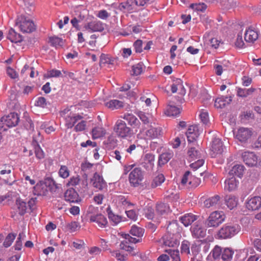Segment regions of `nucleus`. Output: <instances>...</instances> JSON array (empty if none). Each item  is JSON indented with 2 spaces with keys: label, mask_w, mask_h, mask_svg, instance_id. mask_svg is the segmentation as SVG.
Returning a JSON list of instances; mask_svg holds the SVG:
<instances>
[{
  "label": "nucleus",
  "mask_w": 261,
  "mask_h": 261,
  "mask_svg": "<svg viewBox=\"0 0 261 261\" xmlns=\"http://www.w3.org/2000/svg\"><path fill=\"white\" fill-rule=\"evenodd\" d=\"M105 134V129L101 126H96L92 130V138L94 139L102 137Z\"/></svg>",
  "instance_id": "38"
},
{
  "label": "nucleus",
  "mask_w": 261,
  "mask_h": 261,
  "mask_svg": "<svg viewBox=\"0 0 261 261\" xmlns=\"http://www.w3.org/2000/svg\"><path fill=\"white\" fill-rule=\"evenodd\" d=\"M64 198L66 201L70 203H77L81 198L77 192L74 189H69L64 193Z\"/></svg>",
  "instance_id": "17"
},
{
  "label": "nucleus",
  "mask_w": 261,
  "mask_h": 261,
  "mask_svg": "<svg viewBox=\"0 0 261 261\" xmlns=\"http://www.w3.org/2000/svg\"><path fill=\"white\" fill-rule=\"evenodd\" d=\"M130 233L134 236L137 237L138 239L130 237L129 234L126 235L125 239L128 240L130 243L136 244L138 242H140L142 241L141 237L144 233L143 229L136 226H133L130 230Z\"/></svg>",
  "instance_id": "12"
},
{
  "label": "nucleus",
  "mask_w": 261,
  "mask_h": 261,
  "mask_svg": "<svg viewBox=\"0 0 261 261\" xmlns=\"http://www.w3.org/2000/svg\"><path fill=\"white\" fill-rule=\"evenodd\" d=\"M48 193L47 186L44 182L40 181L33 188V193L37 196H45Z\"/></svg>",
  "instance_id": "20"
},
{
  "label": "nucleus",
  "mask_w": 261,
  "mask_h": 261,
  "mask_svg": "<svg viewBox=\"0 0 261 261\" xmlns=\"http://www.w3.org/2000/svg\"><path fill=\"white\" fill-rule=\"evenodd\" d=\"M105 24L100 21L95 20L88 23L85 28L92 32H102L105 29Z\"/></svg>",
  "instance_id": "22"
},
{
  "label": "nucleus",
  "mask_w": 261,
  "mask_h": 261,
  "mask_svg": "<svg viewBox=\"0 0 261 261\" xmlns=\"http://www.w3.org/2000/svg\"><path fill=\"white\" fill-rule=\"evenodd\" d=\"M25 238V233L23 232L19 233L17 241L14 246L15 249L16 250H20L22 246V240Z\"/></svg>",
  "instance_id": "52"
},
{
  "label": "nucleus",
  "mask_w": 261,
  "mask_h": 261,
  "mask_svg": "<svg viewBox=\"0 0 261 261\" xmlns=\"http://www.w3.org/2000/svg\"><path fill=\"white\" fill-rule=\"evenodd\" d=\"M62 73L60 70L57 69L51 70L47 72V77H57L61 76Z\"/></svg>",
  "instance_id": "63"
},
{
  "label": "nucleus",
  "mask_w": 261,
  "mask_h": 261,
  "mask_svg": "<svg viewBox=\"0 0 261 261\" xmlns=\"http://www.w3.org/2000/svg\"><path fill=\"white\" fill-rule=\"evenodd\" d=\"M252 135L251 129L246 127H241L236 133V138L241 142H246Z\"/></svg>",
  "instance_id": "13"
},
{
  "label": "nucleus",
  "mask_w": 261,
  "mask_h": 261,
  "mask_svg": "<svg viewBox=\"0 0 261 261\" xmlns=\"http://www.w3.org/2000/svg\"><path fill=\"white\" fill-rule=\"evenodd\" d=\"M114 130L119 137L122 138L130 137L132 132L130 127L127 126L125 121L121 119L116 121L114 126Z\"/></svg>",
  "instance_id": "5"
},
{
  "label": "nucleus",
  "mask_w": 261,
  "mask_h": 261,
  "mask_svg": "<svg viewBox=\"0 0 261 261\" xmlns=\"http://www.w3.org/2000/svg\"><path fill=\"white\" fill-rule=\"evenodd\" d=\"M113 7L115 8L114 11L116 14H121V12L122 14H126L127 13L132 12L133 11L132 2L128 1L121 3L118 6H114Z\"/></svg>",
  "instance_id": "14"
},
{
  "label": "nucleus",
  "mask_w": 261,
  "mask_h": 261,
  "mask_svg": "<svg viewBox=\"0 0 261 261\" xmlns=\"http://www.w3.org/2000/svg\"><path fill=\"white\" fill-rule=\"evenodd\" d=\"M107 212L109 220L114 223V225H117L122 221V217L118 215H115L110 207L109 206L107 208Z\"/></svg>",
  "instance_id": "34"
},
{
  "label": "nucleus",
  "mask_w": 261,
  "mask_h": 261,
  "mask_svg": "<svg viewBox=\"0 0 261 261\" xmlns=\"http://www.w3.org/2000/svg\"><path fill=\"white\" fill-rule=\"evenodd\" d=\"M222 248L217 245L211 251L210 255L212 256L214 259H217L220 258L221 255H222Z\"/></svg>",
  "instance_id": "50"
},
{
  "label": "nucleus",
  "mask_w": 261,
  "mask_h": 261,
  "mask_svg": "<svg viewBox=\"0 0 261 261\" xmlns=\"http://www.w3.org/2000/svg\"><path fill=\"white\" fill-rule=\"evenodd\" d=\"M125 213L128 218L130 219L136 221L138 218V214L137 212L134 210H125Z\"/></svg>",
  "instance_id": "59"
},
{
  "label": "nucleus",
  "mask_w": 261,
  "mask_h": 261,
  "mask_svg": "<svg viewBox=\"0 0 261 261\" xmlns=\"http://www.w3.org/2000/svg\"><path fill=\"white\" fill-rule=\"evenodd\" d=\"M200 181V178L191 174L188 182V188H196L199 185Z\"/></svg>",
  "instance_id": "47"
},
{
  "label": "nucleus",
  "mask_w": 261,
  "mask_h": 261,
  "mask_svg": "<svg viewBox=\"0 0 261 261\" xmlns=\"http://www.w3.org/2000/svg\"><path fill=\"white\" fill-rule=\"evenodd\" d=\"M203 245H205L204 247H209L208 245L205 243H200V242H198V243H194L192 244L191 247V249L193 255L196 256L197 254H198L200 251L201 246Z\"/></svg>",
  "instance_id": "46"
},
{
  "label": "nucleus",
  "mask_w": 261,
  "mask_h": 261,
  "mask_svg": "<svg viewBox=\"0 0 261 261\" xmlns=\"http://www.w3.org/2000/svg\"><path fill=\"white\" fill-rule=\"evenodd\" d=\"M120 118L125 120L128 124L134 128H138L140 125V121L137 118L131 113H125L121 116Z\"/></svg>",
  "instance_id": "21"
},
{
  "label": "nucleus",
  "mask_w": 261,
  "mask_h": 261,
  "mask_svg": "<svg viewBox=\"0 0 261 261\" xmlns=\"http://www.w3.org/2000/svg\"><path fill=\"white\" fill-rule=\"evenodd\" d=\"M242 158L244 162L249 167L258 166L261 165V160L252 152L245 151L242 153Z\"/></svg>",
  "instance_id": "10"
},
{
  "label": "nucleus",
  "mask_w": 261,
  "mask_h": 261,
  "mask_svg": "<svg viewBox=\"0 0 261 261\" xmlns=\"http://www.w3.org/2000/svg\"><path fill=\"white\" fill-rule=\"evenodd\" d=\"M105 105L111 110L118 109L123 108V102L117 99H112L105 103Z\"/></svg>",
  "instance_id": "33"
},
{
  "label": "nucleus",
  "mask_w": 261,
  "mask_h": 261,
  "mask_svg": "<svg viewBox=\"0 0 261 261\" xmlns=\"http://www.w3.org/2000/svg\"><path fill=\"white\" fill-rule=\"evenodd\" d=\"M69 170L68 167L65 165H62L59 171V174L60 177L63 178H66L69 176Z\"/></svg>",
  "instance_id": "54"
},
{
  "label": "nucleus",
  "mask_w": 261,
  "mask_h": 261,
  "mask_svg": "<svg viewBox=\"0 0 261 261\" xmlns=\"http://www.w3.org/2000/svg\"><path fill=\"white\" fill-rule=\"evenodd\" d=\"M162 135V129L160 127H151L145 132L146 138L152 140L159 138Z\"/></svg>",
  "instance_id": "23"
},
{
  "label": "nucleus",
  "mask_w": 261,
  "mask_h": 261,
  "mask_svg": "<svg viewBox=\"0 0 261 261\" xmlns=\"http://www.w3.org/2000/svg\"><path fill=\"white\" fill-rule=\"evenodd\" d=\"M171 90L173 93L177 92L178 94L184 96L186 93V89L183 85V82L180 79H175L173 80L171 86Z\"/></svg>",
  "instance_id": "16"
},
{
  "label": "nucleus",
  "mask_w": 261,
  "mask_h": 261,
  "mask_svg": "<svg viewBox=\"0 0 261 261\" xmlns=\"http://www.w3.org/2000/svg\"><path fill=\"white\" fill-rule=\"evenodd\" d=\"M15 238H16L15 234H14V233H9L6 238V239L3 243V245L5 247H10L12 245V244L13 241L14 240V239H15Z\"/></svg>",
  "instance_id": "55"
},
{
  "label": "nucleus",
  "mask_w": 261,
  "mask_h": 261,
  "mask_svg": "<svg viewBox=\"0 0 261 261\" xmlns=\"http://www.w3.org/2000/svg\"><path fill=\"white\" fill-rule=\"evenodd\" d=\"M233 254V252L231 249L229 248H225L222 252L221 257L224 261H230L232 258Z\"/></svg>",
  "instance_id": "51"
},
{
  "label": "nucleus",
  "mask_w": 261,
  "mask_h": 261,
  "mask_svg": "<svg viewBox=\"0 0 261 261\" xmlns=\"http://www.w3.org/2000/svg\"><path fill=\"white\" fill-rule=\"evenodd\" d=\"M190 243L187 241L184 240L182 242L180 250L181 253H185L186 254H189L190 253Z\"/></svg>",
  "instance_id": "53"
},
{
  "label": "nucleus",
  "mask_w": 261,
  "mask_h": 261,
  "mask_svg": "<svg viewBox=\"0 0 261 261\" xmlns=\"http://www.w3.org/2000/svg\"><path fill=\"white\" fill-rule=\"evenodd\" d=\"M220 199V197L219 195H216L209 198L206 199L204 201V205L205 207L209 208L212 206H215L218 203Z\"/></svg>",
  "instance_id": "37"
},
{
  "label": "nucleus",
  "mask_w": 261,
  "mask_h": 261,
  "mask_svg": "<svg viewBox=\"0 0 261 261\" xmlns=\"http://www.w3.org/2000/svg\"><path fill=\"white\" fill-rule=\"evenodd\" d=\"M191 173L190 171H186L182 176L181 179V184L183 186H186L188 187V182L190 178Z\"/></svg>",
  "instance_id": "61"
},
{
  "label": "nucleus",
  "mask_w": 261,
  "mask_h": 261,
  "mask_svg": "<svg viewBox=\"0 0 261 261\" xmlns=\"http://www.w3.org/2000/svg\"><path fill=\"white\" fill-rule=\"evenodd\" d=\"M174 236L168 234L163 237V243L164 245L168 247H174L177 246L179 241L173 238Z\"/></svg>",
  "instance_id": "31"
},
{
  "label": "nucleus",
  "mask_w": 261,
  "mask_h": 261,
  "mask_svg": "<svg viewBox=\"0 0 261 261\" xmlns=\"http://www.w3.org/2000/svg\"><path fill=\"white\" fill-rule=\"evenodd\" d=\"M91 182L93 187L98 190H102L107 187V183L104 181L102 177L97 173H94L91 179Z\"/></svg>",
  "instance_id": "19"
},
{
  "label": "nucleus",
  "mask_w": 261,
  "mask_h": 261,
  "mask_svg": "<svg viewBox=\"0 0 261 261\" xmlns=\"http://www.w3.org/2000/svg\"><path fill=\"white\" fill-rule=\"evenodd\" d=\"M19 121V117L16 113H11L3 116L0 120V132H5L8 128L16 126Z\"/></svg>",
  "instance_id": "3"
},
{
  "label": "nucleus",
  "mask_w": 261,
  "mask_h": 261,
  "mask_svg": "<svg viewBox=\"0 0 261 261\" xmlns=\"http://www.w3.org/2000/svg\"><path fill=\"white\" fill-rule=\"evenodd\" d=\"M225 219V215L222 211H215L211 214L206 221L205 224L208 227H217Z\"/></svg>",
  "instance_id": "8"
},
{
  "label": "nucleus",
  "mask_w": 261,
  "mask_h": 261,
  "mask_svg": "<svg viewBox=\"0 0 261 261\" xmlns=\"http://www.w3.org/2000/svg\"><path fill=\"white\" fill-rule=\"evenodd\" d=\"M144 179V173L140 168H134L129 173L128 180L130 185L137 187L141 185Z\"/></svg>",
  "instance_id": "9"
},
{
  "label": "nucleus",
  "mask_w": 261,
  "mask_h": 261,
  "mask_svg": "<svg viewBox=\"0 0 261 261\" xmlns=\"http://www.w3.org/2000/svg\"><path fill=\"white\" fill-rule=\"evenodd\" d=\"M16 25L24 33H31L36 30V25L30 17H17Z\"/></svg>",
  "instance_id": "6"
},
{
  "label": "nucleus",
  "mask_w": 261,
  "mask_h": 261,
  "mask_svg": "<svg viewBox=\"0 0 261 261\" xmlns=\"http://www.w3.org/2000/svg\"><path fill=\"white\" fill-rule=\"evenodd\" d=\"M192 236L195 238H203L206 234V230L201 224L195 223L191 227Z\"/></svg>",
  "instance_id": "15"
},
{
  "label": "nucleus",
  "mask_w": 261,
  "mask_h": 261,
  "mask_svg": "<svg viewBox=\"0 0 261 261\" xmlns=\"http://www.w3.org/2000/svg\"><path fill=\"white\" fill-rule=\"evenodd\" d=\"M49 42L51 45L56 48L62 47L64 44V40L57 36H51L49 38Z\"/></svg>",
  "instance_id": "35"
},
{
  "label": "nucleus",
  "mask_w": 261,
  "mask_h": 261,
  "mask_svg": "<svg viewBox=\"0 0 261 261\" xmlns=\"http://www.w3.org/2000/svg\"><path fill=\"white\" fill-rule=\"evenodd\" d=\"M79 228L80 226L78 223L75 221L71 222L67 225V228L70 232H75Z\"/></svg>",
  "instance_id": "60"
},
{
  "label": "nucleus",
  "mask_w": 261,
  "mask_h": 261,
  "mask_svg": "<svg viewBox=\"0 0 261 261\" xmlns=\"http://www.w3.org/2000/svg\"><path fill=\"white\" fill-rule=\"evenodd\" d=\"M199 117L201 122L204 124H207L209 122V117L208 112L204 110H202L199 114Z\"/></svg>",
  "instance_id": "58"
},
{
  "label": "nucleus",
  "mask_w": 261,
  "mask_h": 261,
  "mask_svg": "<svg viewBox=\"0 0 261 261\" xmlns=\"http://www.w3.org/2000/svg\"><path fill=\"white\" fill-rule=\"evenodd\" d=\"M87 216L90 222L95 223L100 228H105L108 225L106 217L99 213L97 207L90 205L87 211Z\"/></svg>",
  "instance_id": "2"
},
{
  "label": "nucleus",
  "mask_w": 261,
  "mask_h": 261,
  "mask_svg": "<svg viewBox=\"0 0 261 261\" xmlns=\"http://www.w3.org/2000/svg\"><path fill=\"white\" fill-rule=\"evenodd\" d=\"M254 88H251L249 89L239 88L237 90V95L241 97H247L251 95L254 91Z\"/></svg>",
  "instance_id": "41"
},
{
  "label": "nucleus",
  "mask_w": 261,
  "mask_h": 261,
  "mask_svg": "<svg viewBox=\"0 0 261 261\" xmlns=\"http://www.w3.org/2000/svg\"><path fill=\"white\" fill-rule=\"evenodd\" d=\"M225 203L227 207L232 210L237 206L238 203V198L234 195H227L225 198Z\"/></svg>",
  "instance_id": "30"
},
{
  "label": "nucleus",
  "mask_w": 261,
  "mask_h": 261,
  "mask_svg": "<svg viewBox=\"0 0 261 261\" xmlns=\"http://www.w3.org/2000/svg\"><path fill=\"white\" fill-rule=\"evenodd\" d=\"M197 219V216L192 213H188L181 216L179 218V220L184 224V226L187 227L190 225L195 221H196Z\"/></svg>",
  "instance_id": "26"
},
{
  "label": "nucleus",
  "mask_w": 261,
  "mask_h": 261,
  "mask_svg": "<svg viewBox=\"0 0 261 261\" xmlns=\"http://www.w3.org/2000/svg\"><path fill=\"white\" fill-rule=\"evenodd\" d=\"M207 8L206 5L204 3L192 4L190 6V9L192 10L193 15H201L200 13L203 12Z\"/></svg>",
  "instance_id": "27"
},
{
  "label": "nucleus",
  "mask_w": 261,
  "mask_h": 261,
  "mask_svg": "<svg viewBox=\"0 0 261 261\" xmlns=\"http://www.w3.org/2000/svg\"><path fill=\"white\" fill-rule=\"evenodd\" d=\"M188 155L190 162H192L200 157V152L195 147H191L188 150Z\"/></svg>",
  "instance_id": "42"
},
{
  "label": "nucleus",
  "mask_w": 261,
  "mask_h": 261,
  "mask_svg": "<svg viewBox=\"0 0 261 261\" xmlns=\"http://www.w3.org/2000/svg\"><path fill=\"white\" fill-rule=\"evenodd\" d=\"M117 203L118 207L126 210L130 209L135 205L123 196H119L117 197Z\"/></svg>",
  "instance_id": "24"
},
{
  "label": "nucleus",
  "mask_w": 261,
  "mask_h": 261,
  "mask_svg": "<svg viewBox=\"0 0 261 261\" xmlns=\"http://www.w3.org/2000/svg\"><path fill=\"white\" fill-rule=\"evenodd\" d=\"M172 157V153L165 152L161 154L159 158V165L162 166L166 164Z\"/></svg>",
  "instance_id": "44"
},
{
  "label": "nucleus",
  "mask_w": 261,
  "mask_h": 261,
  "mask_svg": "<svg viewBox=\"0 0 261 261\" xmlns=\"http://www.w3.org/2000/svg\"><path fill=\"white\" fill-rule=\"evenodd\" d=\"M245 45V44L243 40L242 33L240 32L237 35V39L235 42V45L237 47L241 48L244 47Z\"/></svg>",
  "instance_id": "57"
},
{
  "label": "nucleus",
  "mask_w": 261,
  "mask_h": 261,
  "mask_svg": "<svg viewBox=\"0 0 261 261\" xmlns=\"http://www.w3.org/2000/svg\"><path fill=\"white\" fill-rule=\"evenodd\" d=\"M166 252L170 254L172 261H180L179 252L178 250L169 249L166 250Z\"/></svg>",
  "instance_id": "48"
},
{
  "label": "nucleus",
  "mask_w": 261,
  "mask_h": 261,
  "mask_svg": "<svg viewBox=\"0 0 261 261\" xmlns=\"http://www.w3.org/2000/svg\"><path fill=\"white\" fill-rule=\"evenodd\" d=\"M24 10L26 15L28 16H31L32 15V12L35 10V7L32 4L27 3L25 4V8H24Z\"/></svg>",
  "instance_id": "64"
},
{
  "label": "nucleus",
  "mask_w": 261,
  "mask_h": 261,
  "mask_svg": "<svg viewBox=\"0 0 261 261\" xmlns=\"http://www.w3.org/2000/svg\"><path fill=\"white\" fill-rule=\"evenodd\" d=\"M224 147L221 140L218 138H215L212 141L210 154L212 158H219V162L220 164L223 163L224 161Z\"/></svg>",
  "instance_id": "4"
},
{
  "label": "nucleus",
  "mask_w": 261,
  "mask_h": 261,
  "mask_svg": "<svg viewBox=\"0 0 261 261\" xmlns=\"http://www.w3.org/2000/svg\"><path fill=\"white\" fill-rule=\"evenodd\" d=\"M81 179L79 175L75 176H72L71 177L67 183V186H76L79 185Z\"/></svg>",
  "instance_id": "56"
},
{
  "label": "nucleus",
  "mask_w": 261,
  "mask_h": 261,
  "mask_svg": "<svg viewBox=\"0 0 261 261\" xmlns=\"http://www.w3.org/2000/svg\"><path fill=\"white\" fill-rule=\"evenodd\" d=\"M167 230L168 234L174 236L178 232V227L176 221H173L169 223L167 227Z\"/></svg>",
  "instance_id": "40"
},
{
  "label": "nucleus",
  "mask_w": 261,
  "mask_h": 261,
  "mask_svg": "<svg viewBox=\"0 0 261 261\" xmlns=\"http://www.w3.org/2000/svg\"><path fill=\"white\" fill-rule=\"evenodd\" d=\"M231 100L230 98L222 96L216 99L214 106L216 108L222 109L228 105Z\"/></svg>",
  "instance_id": "29"
},
{
  "label": "nucleus",
  "mask_w": 261,
  "mask_h": 261,
  "mask_svg": "<svg viewBox=\"0 0 261 261\" xmlns=\"http://www.w3.org/2000/svg\"><path fill=\"white\" fill-rule=\"evenodd\" d=\"M16 206L18 214L20 215H23L27 211V206L25 202L23 201L20 198L17 199L16 201Z\"/></svg>",
  "instance_id": "36"
},
{
  "label": "nucleus",
  "mask_w": 261,
  "mask_h": 261,
  "mask_svg": "<svg viewBox=\"0 0 261 261\" xmlns=\"http://www.w3.org/2000/svg\"><path fill=\"white\" fill-rule=\"evenodd\" d=\"M246 206L248 210H258L261 207V197L254 196L251 198L246 202Z\"/></svg>",
  "instance_id": "18"
},
{
  "label": "nucleus",
  "mask_w": 261,
  "mask_h": 261,
  "mask_svg": "<svg viewBox=\"0 0 261 261\" xmlns=\"http://www.w3.org/2000/svg\"><path fill=\"white\" fill-rule=\"evenodd\" d=\"M165 179L164 175L163 174H158L153 178L151 187L152 188H154L160 186L165 181Z\"/></svg>",
  "instance_id": "43"
},
{
  "label": "nucleus",
  "mask_w": 261,
  "mask_h": 261,
  "mask_svg": "<svg viewBox=\"0 0 261 261\" xmlns=\"http://www.w3.org/2000/svg\"><path fill=\"white\" fill-rule=\"evenodd\" d=\"M259 34V31L255 27H248L244 33V40L247 43H253L258 38Z\"/></svg>",
  "instance_id": "11"
},
{
  "label": "nucleus",
  "mask_w": 261,
  "mask_h": 261,
  "mask_svg": "<svg viewBox=\"0 0 261 261\" xmlns=\"http://www.w3.org/2000/svg\"><path fill=\"white\" fill-rule=\"evenodd\" d=\"M238 181H237L234 176H232L227 178L224 182V190L229 192L236 189Z\"/></svg>",
  "instance_id": "25"
},
{
  "label": "nucleus",
  "mask_w": 261,
  "mask_h": 261,
  "mask_svg": "<svg viewBox=\"0 0 261 261\" xmlns=\"http://www.w3.org/2000/svg\"><path fill=\"white\" fill-rule=\"evenodd\" d=\"M35 106L41 108H45L47 105L46 99L44 97H39L35 101Z\"/></svg>",
  "instance_id": "62"
},
{
  "label": "nucleus",
  "mask_w": 261,
  "mask_h": 261,
  "mask_svg": "<svg viewBox=\"0 0 261 261\" xmlns=\"http://www.w3.org/2000/svg\"><path fill=\"white\" fill-rule=\"evenodd\" d=\"M169 211V206L166 203H159L156 205V213L159 215H162Z\"/></svg>",
  "instance_id": "39"
},
{
  "label": "nucleus",
  "mask_w": 261,
  "mask_h": 261,
  "mask_svg": "<svg viewBox=\"0 0 261 261\" xmlns=\"http://www.w3.org/2000/svg\"><path fill=\"white\" fill-rule=\"evenodd\" d=\"M239 231L240 227L238 225H224L219 230L217 236L219 239H226L232 237Z\"/></svg>",
  "instance_id": "7"
},
{
  "label": "nucleus",
  "mask_w": 261,
  "mask_h": 261,
  "mask_svg": "<svg viewBox=\"0 0 261 261\" xmlns=\"http://www.w3.org/2000/svg\"><path fill=\"white\" fill-rule=\"evenodd\" d=\"M7 38L14 43L21 42L22 41V36L13 29L9 30Z\"/></svg>",
  "instance_id": "28"
},
{
  "label": "nucleus",
  "mask_w": 261,
  "mask_h": 261,
  "mask_svg": "<svg viewBox=\"0 0 261 261\" xmlns=\"http://www.w3.org/2000/svg\"><path fill=\"white\" fill-rule=\"evenodd\" d=\"M124 151L123 148H118L110 152V155L121 162L122 156L123 155Z\"/></svg>",
  "instance_id": "49"
},
{
  "label": "nucleus",
  "mask_w": 261,
  "mask_h": 261,
  "mask_svg": "<svg viewBox=\"0 0 261 261\" xmlns=\"http://www.w3.org/2000/svg\"><path fill=\"white\" fill-rule=\"evenodd\" d=\"M65 110L62 112L65 120V125L68 128L74 127V130L77 132L83 131L86 127V121L84 120L82 116L78 114L69 112Z\"/></svg>",
  "instance_id": "1"
},
{
  "label": "nucleus",
  "mask_w": 261,
  "mask_h": 261,
  "mask_svg": "<svg viewBox=\"0 0 261 261\" xmlns=\"http://www.w3.org/2000/svg\"><path fill=\"white\" fill-rule=\"evenodd\" d=\"M179 113V109L173 106H168L165 113L168 116H176Z\"/></svg>",
  "instance_id": "45"
},
{
  "label": "nucleus",
  "mask_w": 261,
  "mask_h": 261,
  "mask_svg": "<svg viewBox=\"0 0 261 261\" xmlns=\"http://www.w3.org/2000/svg\"><path fill=\"white\" fill-rule=\"evenodd\" d=\"M244 167L242 165H236L234 166L231 170L229 171V174L230 176H236L239 177H241L244 173Z\"/></svg>",
  "instance_id": "32"
}]
</instances>
